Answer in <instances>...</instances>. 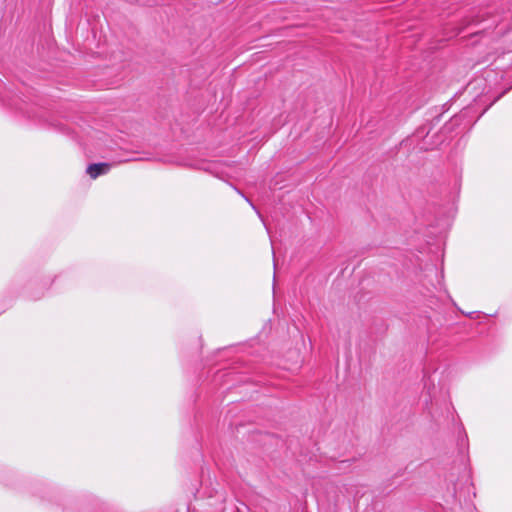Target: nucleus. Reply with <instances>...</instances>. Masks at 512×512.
Here are the masks:
<instances>
[{"instance_id":"nucleus-1","label":"nucleus","mask_w":512,"mask_h":512,"mask_svg":"<svg viewBox=\"0 0 512 512\" xmlns=\"http://www.w3.org/2000/svg\"><path fill=\"white\" fill-rule=\"evenodd\" d=\"M110 163L100 162L89 164L86 168V173L91 179H96L99 176L106 175L111 169Z\"/></svg>"},{"instance_id":"nucleus-2","label":"nucleus","mask_w":512,"mask_h":512,"mask_svg":"<svg viewBox=\"0 0 512 512\" xmlns=\"http://www.w3.org/2000/svg\"><path fill=\"white\" fill-rule=\"evenodd\" d=\"M136 155H137V153L132 152V151L130 150V158H129V161H130V162H131V161H138V160H140V159H141L140 157H138V156H136Z\"/></svg>"},{"instance_id":"nucleus-3","label":"nucleus","mask_w":512,"mask_h":512,"mask_svg":"<svg viewBox=\"0 0 512 512\" xmlns=\"http://www.w3.org/2000/svg\"><path fill=\"white\" fill-rule=\"evenodd\" d=\"M245 199H246V200L251 204L252 208H254V209H255V205H253V204L249 201V199H248V198H245Z\"/></svg>"}]
</instances>
